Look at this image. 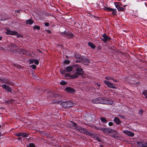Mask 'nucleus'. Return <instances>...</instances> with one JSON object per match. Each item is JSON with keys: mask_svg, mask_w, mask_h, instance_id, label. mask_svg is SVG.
Segmentation results:
<instances>
[{"mask_svg": "<svg viewBox=\"0 0 147 147\" xmlns=\"http://www.w3.org/2000/svg\"><path fill=\"white\" fill-rule=\"evenodd\" d=\"M143 94L144 95L146 98H147V90H144L143 92H142Z\"/></svg>", "mask_w": 147, "mask_h": 147, "instance_id": "nucleus-24", "label": "nucleus"}, {"mask_svg": "<svg viewBox=\"0 0 147 147\" xmlns=\"http://www.w3.org/2000/svg\"><path fill=\"white\" fill-rule=\"evenodd\" d=\"M26 50H24V49H22L21 50V51L20 52V53L21 54H25V53Z\"/></svg>", "mask_w": 147, "mask_h": 147, "instance_id": "nucleus-31", "label": "nucleus"}, {"mask_svg": "<svg viewBox=\"0 0 147 147\" xmlns=\"http://www.w3.org/2000/svg\"><path fill=\"white\" fill-rule=\"evenodd\" d=\"M69 77V78H75L77 77V74H73L72 75H71V74H66L65 75V77Z\"/></svg>", "mask_w": 147, "mask_h": 147, "instance_id": "nucleus-11", "label": "nucleus"}, {"mask_svg": "<svg viewBox=\"0 0 147 147\" xmlns=\"http://www.w3.org/2000/svg\"><path fill=\"white\" fill-rule=\"evenodd\" d=\"M114 4L116 8L118 9V11H123L124 10V8L123 7H121L119 6V3L115 2Z\"/></svg>", "mask_w": 147, "mask_h": 147, "instance_id": "nucleus-9", "label": "nucleus"}, {"mask_svg": "<svg viewBox=\"0 0 147 147\" xmlns=\"http://www.w3.org/2000/svg\"><path fill=\"white\" fill-rule=\"evenodd\" d=\"M64 63L65 64H69L70 63V62L68 60H65L64 61Z\"/></svg>", "mask_w": 147, "mask_h": 147, "instance_id": "nucleus-35", "label": "nucleus"}, {"mask_svg": "<svg viewBox=\"0 0 147 147\" xmlns=\"http://www.w3.org/2000/svg\"><path fill=\"white\" fill-rule=\"evenodd\" d=\"M1 136V133L0 132V137Z\"/></svg>", "mask_w": 147, "mask_h": 147, "instance_id": "nucleus-53", "label": "nucleus"}, {"mask_svg": "<svg viewBox=\"0 0 147 147\" xmlns=\"http://www.w3.org/2000/svg\"><path fill=\"white\" fill-rule=\"evenodd\" d=\"M109 125L110 126H111L113 125V123L112 122H109Z\"/></svg>", "mask_w": 147, "mask_h": 147, "instance_id": "nucleus-40", "label": "nucleus"}, {"mask_svg": "<svg viewBox=\"0 0 147 147\" xmlns=\"http://www.w3.org/2000/svg\"><path fill=\"white\" fill-rule=\"evenodd\" d=\"M65 36L68 38H72L74 36L73 34L70 32H66L64 34Z\"/></svg>", "mask_w": 147, "mask_h": 147, "instance_id": "nucleus-15", "label": "nucleus"}, {"mask_svg": "<svg viewBox=\"0 0 147 147\" xmlns=\"http://www.w3.org/2000/svg\"><path fill=\"white\" fill-rule=\"evenodd\" d=\"M104 128H102V127H99L98 129L99 130H102L103 131L104 130Z\"/></svg>", "mask_w": 147, "mask_h": 147, "instance_id": "nucleus-38", "label": "nucleus"}, {"mask_svg": "<svg viewBox=\"0 0 147 147\" xmlns=\"http://www.w3.org/2000/svg\"><path fill=\"white\" fill-rule=\"evenodd\" d=\"M98 86L99 87H100V84L98 85Z\"/></svg>", "mask_w": 147, "mask_h": 147, "instance_id": "nucleus-51", "label": "nucleus"}, {"mask_svg": "<svg viewBox=\"0 0 147 147\" xmlns=\"http://www.w3.org/2000/svg\"><path fill=\"white\" fill-rule=\"evenodd\" d=\"M2 87L3 89H6L7 91L11 92L12 91V89L9 86L5 84L2 85Z\"/></svg>", "mask_w": 147, "mask_h": 147, "instance_id": "nucleus-13", "label": "nucleus"}, {"mask_svg": "<svg viewBox=\"0 0 147 147\" xmlns=\"http://www.w3.org/2000/svg\"><path fill=\"white\" fill-rule=\"evenodd\" d=\"M61 105L64 107L68 108L72 107L73 103L71 101L64 102L61 103Z\"/></svg>", "mask_w": 147, "mask_h": 147, "instance_id": "nucleus-3", "label": "nucleus"}, {"mask_svg": "<svg viewBox=\"0 0 147 147\" xmlns=\"http://www.w3.org/2000/svg\"><path fill=\"white\" fill-rule=\"evenodd\" d=\"M11 46L13 47H16V45H11Z\"/></svg>", "mask_w": 147, "mask_h": 147, "instance_id": "nucleus-48", "label": "nucleus"}, {"mask_svg": "<svg viewBox=\"0 0 147 147\" xmlns=\"http://www.w3.org/2000/svg\"><path fill=\"white\" fill-rule=\"evenodd\" d=\"M27 147H29V146H27Z\"/></svg>", "mask_w": 147, "mask_h": 147, "instance_id": "nucleus-55", "label": "nucleus"}, {"mask_svg": "<svg viewBox=\"0 0 147 147\" xmlns=\"http://www.w3.org/2000/svg\"><path fill=\"white\" fill-rule=\"evenodd\" d=\"M65 90L68 93H72L74 92V89L70 87H67L65 89Z\"/></svg>", "mask_w": 147, "mask_h": 147, "instance_id": "nucleus-16", "label": "nucleus"}, {"mask_svg": "<svg viewBox=\"0 0 147 147\" xmlns=\"http://www.w3.org/2000/svg\"><path fill=\"white\" fill-rule=\"evenodd\" d=\"M28 146L30 147H35V146L34 144L31 143Z\"/></svg>", "mask_w": 147, "mask_h": 147, "instance_id": "nucleus-33", "label": "nucleus"}, {"mask_svg": "<svg viewBox=\"0 0 147 147\" xmlns=\"http://www.w3.org/2000/svg\"><path fill=\"white\" fill-rule=\"evenodd\" d=\"M71 122L73 125L70 126V127L71 128L79 131L81 133H84L90 136L92 135L89 132L87 131L86 129H84L83 128L78 127L76 123L72 122Z\"/></svg>", "mask_w": 147, "mask_h": 147, "instance_id": "nucleus-1", "label": "nucleus"}, {"mask_svg": "<svg viewBox=\"0 0 147 147\" xmlns=\"http://www.w3.org/2000/svg\"><path fill=\"white\" fill-rule=\"evenodd\" d=\"M5 33L8 35H13L16 34H15L16 33V31H11L10 30H7Z\"/></svg>", "mask_w": 147, "mask_h": 147, "instance_id": "nucleus-14", "label": "nucleus"}, {"mask_svg": "<svg viewBox=\"0 0 147 147\" xmlns=\"http://www.w3.org/2000/svg\"><path fill=\"white\" fill-rule=\"evenodd\" d=\"M104 9L107 11H111L112 12V13L113 15H115L116 14L117 12L116 9H114L109 7H105L104 8Z\"/></svg>", "mask_w": 147, "mask_h": 147, "instance_id": "nucleus-6", "label": "nucleus"}, {"mask_svg": "<svg viewBox=\"0 0 147 147\" xmlns=\"http://www.w3.org/2000/svg\"><path fill=\"white\" fill-rule=\"evenodd\" d=\"M34 23L33 20L31 19L26 21V23L27 24H32Z\"/></svg>", "mask_w": 147, "mask_h": 147, "instance_id": "nucleus-20", "label": "nucleus"}, {"mask_svg": "<svg viewBox=\"0 0 147 147\" xmlns=\"http://www.w3.org/2000/svg\"><path fill=\"white\" fill-rule=\"evenodd\" d=\"M105 78L107 80H112L113 78L110 76H107L105 77Z\"/></svg>", "mask_w": 147, "mask_h": 147, "instance_id": "nucleus-29", "label": "nucleus"}, {"mask_svg": "<svg viewBox=\"0 0 147 147\" xmlns=\"http://www.w3.org/2000/svg\"><path fill=\"white\" fill-rule=\"evenodd\" d=\"M73 70V67L71 66H68L65 68V71L66 72H69Z\"/></svg>", "mask_w": 147, "mask_h": 147, "instance_id": "nucleus-18", "label": "nucleus"}, {"mask_svg": "<svg viewBox=\"0 0 147 147\" xmlns=\"http://www.w3.org/2000/svg\"><path fill=\"white\" fill-rule=\"evenodd\" d=\"M38 50V51H39V52H40V50Z\"/></svg>", "mask_w": 147, "mask_h": 147, "instance_id": "nucleus-54", "label": "nucleus"}, {"mask_svg": "<svg viewBox=\"0 0 147 147\" xmlns=\"http://www.w3.org/2000/svg\"><path fill=\"white\" fill-rule=\"evenodd\" d=\"M100 120L102 122L104 123H106L107 121V120L104 117L101 118Z\"/></svg>", "mask_w": 147, "mask_h": 147, "instance_id": "nucleus-26", "label": "nucleus"}, {"mask_svg": "<svg viewBox=\"0 0 147 147\" xmlns=\"http://www.w3.org/2000/svg\"><path fill=\"white\" fill-rule=\"evenodd\" d=\"M66 83H67L64 81H62L60 82V84L62 85H65L66 84Z\"/></svg>", "mask_w": 147, "mask_h": 147, "instance_id": "nucleus-28", "label": "nucleus"}, {"mask_svg": "<svg viewBox=\"0 0 147 147\" xmlns=\"http://www.w3.org/2000/svg\"><path fill=\"white\" fill-rule=\"evenodd\" d=\"M31 67H32V68L33 69H35L36 68V66L35 65H31Z\"/></svg>", "mask_w": 147, "mask_h": 147, "instance_id": "nucleus-36", "label": "nucleus"}, {"mask_svg": "<svg viewBox=\"0 0 147 147\" xmlns=\"http://www.w3.org/2000/svg\"><path fill=\"white\" fill-rule=\"evenodd\" d=\"M88 45L93 49H94L95 47V46L94 45V44L91 42H89L88 43Z\"/></svg>", "mask_w": 147, "mask_h": 147, "instance_id": "nucleus-21", "label": "nucleus"}, {"mask_svg": "<svg viewBox=\"0 0 147 147\" xmlns=\"http://www.w3.org/2000/svg\"><path fill=\"white\" fill-rule=\"evenodd\" d=\"M104 83L107 85L108 87L113 88H115L116 87L112 83L110 82L109 81L104 80Z\"/></svg>", "mask_w": 147, "mask_h": 147, "instance_id": "nucleus-5", "label": "nucleus"}, {"mask_svg": "<svg viewBox=\"0 0 147 147\" xmlns=\"http://www.w3.org/2000/svg\"><path fill=\"white\" fill-rule=\"evenodd\" d=\"M138 145L141 147H147V142L142 141L140 142H137Z\"/></svg>", "mask_w": 147, "mask_h": 147, "instance_id": "nucleus-7", "label": "nucleus"}, {"mask_svg": "<svg viewBox=\"0 0 147 147\" xmlns=\"http://www.w3.org/2000/svg\"><path fill=\"white\" fill-rule=\"evenodd\" d=\"M1 127V125H0V127Z\"/></svg>", "mask_w": 147, "mask_h": 147, "instance_id": "nucleus-56", "label": "nucleus"}, {"mask_svg": "<svg viewBox=\"0 0 147 147\" xmlns=\"http://www.w3.org/2000/svg\"><path fill=\"white\" fill-rule=\"evenodd\" d=\"M34 60L33 59H30L29 60V61L30 62V64H32L34 63Z\"/></svg>", "mask_w": 147, "mask_h": 147, "instance_id": "nucleus-34", "label": "nucleus"}, {"mask_svg": "<svg viewBox=\"0 0 147 147\" xmlns=\"http://www.w3.org/2000/svg\"><path fill=\"white\" fill-rule=\"evenodd\" d=\"M2 39V37L1 36H0V40H1Z\"/></svg>", "mask_w": 147, "mask_h": 147, "instance_id": "nucleus-49", "label": "nucleus"}, {"mask_svg": "<svg viewBox=\"0 0 147 147\" xmlns=\"http://www.w3.org/2000/svg\"><path fill=\"white\" fill-rule=\"evenodd\" d=\"M118 117H121L122 119H124L125 118V117L123 116H122L120 115H118Z\"/></svg>", "mask_w": 147, "mask_h": 147, "instance_id": "nucleus-42", "label": "nucleus"}, {"mask_svg": "<svg viewBox=\"0 0 147 147\" xmlns=\"http://www.w3.org/2000/svg\"><path fill=\"white\" fill-rule=\"evenodd\" d=\"M21 136L23 137H27L28 136V134L25 133H21Z\"/></svg>", "mask_w": 147, "mask_h": 147, "instance_id": "nucleus-23", "label": "nucleus"}, {"mask_svg": "<svg viewBox=\"0 0 147 147\" xmlns=\"http://www.w3.org/2000/svg\"><path fill=\"white\" fill-rule=\"evenodd\" d=\"M114 121L117 124L119 125L121 123V121L117 117H115L114 119Z\"/></svg>", "mask_w": 147, "mask_h": 147, "instance_id": "nucleus-19", "label": "nucleus"}, {"mask_svg": "<svg viewBox=\"0 0 147 147\" xmlns=\"http://www.w3.org/2000/svg\"><path fill=\"white\" fill-rule=\"evenodd\" d=\"M103 132L106 133L112 132V129L109 128H105Z\"/></svg>", "mask_w": 147, "mask_h": 147, "instance_id": "nucleus-17", "label": "nucleus"}, {"mask_svg": "<svg viewBox=\"0 0 147 147\" xmlns=\"http://www.w3.org/2000/svg\"><path fill=\"white\" fill-rule=\"evenodd\" d=\"M3 48L1 47V46H0V50H3Z\"/></svg>", "mask_w": 147, "mask_h": 147, "instance_id": "nucleus-46", "label": "nucleus"}, {"mask_svg": "<svg viewBox=\"0 0 147 147\" xmlns=\"http://www.w3.org/2000/svg\"><path fill=\"white\" fill-rule=\"evenodd\" d=\"M113 137L115 138H117V136H114Z\"/></svg>", "mask_w": 147, "mask_h": 147, "instance_id": "nucleus-50", "label": "nucleus"}, {"mask_svg": "<svg viewBox=\"0 0 147 147\" xmlns=\"http://www.w3.org/2000/svg\"><path fill=\"white\" fill-rule=\"evenodd\" d=\"M112 80H113L115 82H117V80H115V79L113 78V79H112Z\"/></svg>", "mask_w": 147, "mask_h": 147, "instance_id": "nucleus-45", "label": "nucleus"}, {"mask_svg": "<svg viewBox=\"0 0 147 147\" xmlns=\"http://www.w3.org/2000/svg\"><path fill=\"white\" fill-rule=\"evenodd\" d=\"M66 72V71H65V70H61L60 71V73L61 74H63L64 73H65Z\"/></svg>", "mask_w": 147, "mask_h": 147, "instance_id": "nucleus-37", "label": "nucleus"}, {"mask_svg": "<svg viewBox=\"0 0 147 147\" xmlns=\"http://www.w3.org/2000/svg\"><path fill=\"white\" fill-rule=\"evenodd\" d=\"M139 113H140L141 114H142V110H140L139 111Z\"/></svg>", "mask_w": 147, "mask_h": 147, "instance_id": "nucleus-44", "label": "nucleus"}, {"mask_svg": "<svg viewBox=\"0 0 147 147\" xmlns=\"http://www.w3.org/2000/svg\"><path fill=\"white\" fill-rule=\"evenodd\" d=\"M45 25L46 26H49V24L47 22H46L45 23Z\"/></svg>", "mask_w": 147, "mask_h": 147, "instance_id": "nucleus-41", "label": "nucleus"}, {"mask_svg": "<svg viewBox=\"0 0 147 147\" xmlns=\"http://www.w3.org/2000/svg\"><path fill=\"white\" fill-rule=\"evenodd\" d=\"M101 104H103L112 105L113 103V100L110 99H108L105 97H101Z\"/></svg>", "mask_w": 147, "mask_h": 147, "instance_id": "nucleus-2", "label": "nucleus"}, {"mask_svg": "<svg viewBox=\"0 0 147 147\" xmlns=\"http://www.w3.org/2000/svg\"><path fill=\"white\" fill-rule=\"evenodd\" d=\"M34 29V30L35 29H36L38 30H39L40 29V27L39 26H36L33 27Z\"/></svg>", "mask_w": 147, "mask_h": 147, "instance_id": "nucleus-27", "label": "nucleus"}, {"mask_svg": "<svg viewBox=\"0 0 147 147\" xmlns=\"http://www.w3.org/2000/svg\"><path fill=\"white\" fill-rule=\"evenodd\" d=\"M34 63L36 65H38L39 64V61L36 59H34Z\"/></svg>", "mask_w": 147, "mask_h": 147, "instance_id": "nucleus-32", "label": "nucleus"}, {"mask_svg": "<svg viewBox=\"0 0 147 147\" xmlns=\"http://www.w3.org/2000/svg\"><path fill=\"white\" fill-rule=\"evenodd\" d=\"M130 83H131V84H136V82H132L131 81H130Z\"/></svg>", "mask_w": 147, "mask_h": 147, "instance_id": "nucleus-47", "label": "nucleus"}, {"mask_svg": "<svg viewBox=\"0 0 147 147\" xmlns=\"http://www.w3.org/2000/svg\"><path fill=\"white\" fill-rule=\"evenodd\" d=\"M101 97H99L96 99H94L92 100V102L94 103L98 104L101 103V102H101Z\"/></svg>", "mask_w": 147, "mask_h": 147, "instance_id": "nucleus-12", "label": "nucleus"}, {"mask_svg": "<svg viewBox=\"0 0 147 147\" xmlns=\"http://www.w3.org/2000/svg\"><path fill=\"white\" fill-rule=\"evenodd\" d=\"M76 72L74 74H77V77H78L79 75H80L83 74L84 73V72L82 69L81 68L80 66L78 65H76Z\"/></svg>", "mask_w": 147, "mask_h": 147, "instance_id": "nucleus-4", "label": "nucleus"}, {"mask_svg": "<svg viewBox=\"0 0 147 147\" xmlns=\"http://www.w3.org/2000/svg\"><path fill=\"white\" fill-rule=\"evenodd\" d=\"M21 133L20 132L19 133H17L16 134V135L17 136H21Z\"/></svg>", "mask_w": 147, "mask_h": 147, "instance_id": "nucleus-39", "label": "nucleus"}, {"mask_svg": "<svg viewBox=\"0 0 147 147\" xmlns=\"http://www.w3.org/2000/svg\"><path fill=\"white\" fill-rule=\"evenodd\" d=\"M113 132L115 134H117V132L115 131H113L112 130V132Z\"/></svg>", "mask_w": 147, "mask_h": 147, "instance_id": "nucleus-43", "label": "nucleus"}, {"mask_svg": "<svg viewBox=\"0 0 147 147\" xmlns=\"http://www.w3.org/2000/svg\"><path fill=\"white\" fill-rule=\"evenodd\" d=\"M83 62L85 65L88 64V63H89V60L87 59H85L84 61Z\"/></svg>", "mask_w": 147, "mask_h": 147, "instance_id": "nucleus-22", "label": "nucleus"}, {"mask_svg": "<svg viewBox=\"0 0 147 147\" xmlns=\"http://www.w3.org/2000/svg\"><path fill=\"white\" fill-rule=\"evenodd\" d=\"M98 141H99V142H100V140H99V139H98Z\"/></svg>", "mask_w": 147, "mask_h": 147, "instance_id": "nucleus-52", "label": "nucleus"}, {"mask_svg": "<svg viewBox=\"0 0 147 147\" xmlns=\"http://www.w3.org/2000/svg\"><path fill=\"white\" fill-rule=\"evenodd\" d=\"M123 132L127 136L130 137H132L134 135V134L133 132L128 130H124L123 131Z\"/></svg>", "mask_w": 147, "mask_h": 147, "instance_id": "nucleus-8", "label": "nucleus"}, {"mask_svg": "<svg viewBox=\"0 0 147 147\" xmlns=\"http://www.w3.org/2000/svg\"><path fill=\"white\" fill-rule=\"evenodd\" d=\"M16 33L15 34H16L13 35H16L17 37L18 38H19L20 37H21V38L23 37V36L22 35L18 33L16 31Z\"/></svg>", "mask_w": 147, "mask_h": 147, "instance_id": "nucleus-25", "label": "nucleus"}, {"mask_svg": "<svg viewBox=\"0 0 147 147\" xmlns=\"http://www.w3.org/2000/svg\"><path fill=\"white\" fill-rule=\"evenodd\" d=\"M102 37L103 38L102 39V40L104 42H106L111 39V38L105 34H104L102 35Z\"/></svg>", "mask_w": 147, "mask_h": 147, "instance_id": "nucleus-10", "label": "nucleus"}, {"mask_svg": "<svg viewBox=\"0 0 147 147\" xmlns=\"http://www.w3.org/2000/svg\"><path fill=\"white\" fill-rule=\"evenodd\" d=\"M25 54L28 56H29L30 55V52L29 51H27L26 50V52L25 53Z\"/></svg>", "mask_w": 147, "mask_h": 147, "instance_id": "nucleus-30", "label": "nucleus"}]
</instances>
